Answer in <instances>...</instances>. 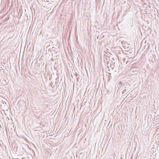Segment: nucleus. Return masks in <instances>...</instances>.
I'll return each mask as SVG.
<instances>
[{
	"label": "nucleus",
	"mask_w": 159,
	"mask_h": 159,
	"mask_svg": "<svg viewBox=\"0 0 159 159\" xmlns=\"http://www.w3.org/2000/svg\"><path fill=\"white\" fill-rule=\"evenodd\" d=\"M157 12H158V10H157Z\"/></svg>",
	"instance_id": "nucleus-6"
},
{
	"label": "nucleus",
	"mask_w": 159,
	"mask_h": 159,
	"mask_svg": "<svg viewBox=\"0 0 159 159\" xmlns=\"http://www.w3.org/2000/svg\"><path fill=\"white\" fill-rule=\"evenodd\" d=\"M128 89H125L122 92L123 94L126 93H127Z\"/></svg>",
	"instance_id": "nucleus-1"
},
{
	"label": "nucleus",
	"mask_w": 159,
	"mask_h": 159,
	"mask_svg": "<svg viewBox=\"0 0 159 159\" xmlns=\"http://www.w3.org/2000/svg\"><path fill=\"white\" fill-rule=\"evenodd\" d=\"M119 84H122V82H119Z\"/></svg>",
	"instance_id": "nucleus-4"
},
{
	"label": "nucleus",
	"mask_w": 159,
	"mask_h": 159,
	"mask_svg": "<svg viewBox=\"0 0 159 159\" xmlns=\"http://www.w3.org/2000/svg\"><path fill=\"white\" fill-rule=\"evenodd\" d=\"M110 67H111L112 69H113V68H114V66H115V65L113 64H111V65H110Z\"/></svg>",
	"instance_id": "nucleus-2"
},
{
	"label": "nucleus",
	"mask_w": 159,
	"mask_h": 159,
	"mask_svg": "<svg viewBox=\"0 0 159 159\" xmlns=\"http://www.w3.org/2000/svg\"><path fill=\"white\" fill-rule=\"evenodd\" d=\"M129 61H127L126 62V64H128L129 63Z\"/></svg>",
	"instance_id": "nucleus-3"
},
{
	"label": "nucleus",
	"mask_w": 159,
	"mask_h": 159,
	"mask_svg": "<svg viewBox=\"0 0 159 159\" xmlns=\"http://www.w3.org/2000/svg\"><path fill=\"white\" fill-rule=\"evenodd\" d=\"M19 11L20 12V11L19 10Z\"/></svg>",
	"instance_id": "nucleus-5"
}]
</instances>
